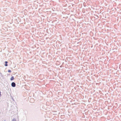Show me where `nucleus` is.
Listing matches in <instances>:
<instances>
[{"label":"nucleus","mask_w":121,"mask_h":121,"mask_svg":"<svg viewBox=\"0 0 121 121\" xmlns=\"http://www.w3.org/2000/svg\"><path fill=\"white\" fill-rule=\"evenodd\" d=\"M12 86L13 87H15L16 86V84L14 82H13L11 84Z\"/></svg>","instance_id":"f257e3e1"},{"label":"nucleus","mask_w":121,"mask_h":121,"mask_svg":"<svg viewBox=\"0 0 121 121\" xmlns=\"http://www.w3.org/2000/svg\"><path fill=\"white\" fill-rule=\"evenodd\" d=\"M12 121H16V120L15 119H13Z\"/></svg>","instance_id":"20e7f679"},{"label":"nucleus","mask_w":121,"mask_h":121,"mask_svg":"<svg viewBox=\"0 0 121 121\" xmlns=\"http://www.w3.org/2000/svg\"><path fill=\"white\" fill-rule=\"evenodd\" d=\"M5 66H8V65L7 64V63H8V62L7 61H6L5 62Z\"/></svg>","instance_id":"f03ea898"},{"label":"nucleus","mask_w":121,"mask_h":121,"mask_svg":"<svg viewBox=\"0 0 121 121\" xmlns=\"http://www.w3.org/2000/svg\"><path fill=\"white\" fill-rule=\"evenodd\" d=\"M14 79V77H12L11 78H10V80H11L12 81V80H13Z\"/></svg>","instance_id":"7ed1b4c3"},{"label":"nucleus","mask_w":121,"mask_h":121,"mask_svg":"<svg viewBox=\"0 0 121 121\" xmlns=\"http://www.w3.org/2000/svg\"><path fill=\"white\" fill-rule=\"evenodd\" d=\"M8 72H11V71L10 70H8Z\"/></svg>","instance_id":"39448f33"}]
</instances>
